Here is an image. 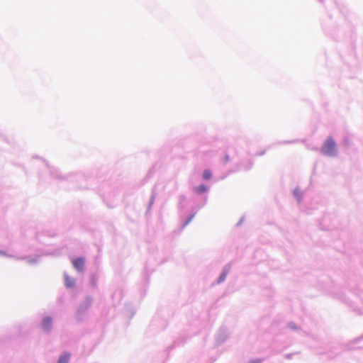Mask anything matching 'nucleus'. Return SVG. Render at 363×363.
Returning <instances> with one entry per match:
<instances>
[{"instance_id": "f257e3e1", "label": "nucleus", "mask_w": 363, "mask_h": 363, "mask_svg": "<svg viewBox=\"0 0 363 363\" xmlns=\"http://www.w3.org/2000/svg\"><path fill=\"white\" fill-rule=\"evenodd\" d=\"M336 150V144L335 140L329 137L325 142V144L322 147V151L328 155H333Z\"/></svg>"}, {"instance_id": "f03ea898", "label": "nucleus", "mask_w": 363, "mask_h": 363, "mask_svg": "<svg viewBox=\"0 0 363 363\" xmlns=\"http://www.w3.org/2000/svg\"><path fill=\"white\" fill-rule=\"evenodd\" d=\"M72 264H73L74 267L76 269H77L78 271H79V272L84 271V258L79 257V258L74 259L72 261Z\"/></svg>"}, {"instance_id": "7ed1b4c3", "label": "nucleus", "mask_w": 363, "mask_h": 363, "mask_svg": "<svg viewBox=\"0 0 363 363\" xmlns=\"http://www.w3.org/2000/svg\"><path fill=\"white\" fill-rule=\"evenodd\" d=\"M52 319L50 317H46L42 322L43 328L45 330H49L51 328Z\"/></svg>"}, {"instance_id": "20e7f679", "label": "nucleus", "mask_w": 363, "mask_h": 363, "mask_svg": "<svg viewBox=\"0 0 363 363\" xmlns=\"http://www.w3.org/2000/svg\"><path fill=\"white\" fill-rule=\"evenodd\" d=\"M69 357H70V354L65 352L60 357L57 363H67L69 359Z\"/></svg>"}, {"instance_id": "39448f33", "label": "nucleus", "mask_w": 363, "mask_h": 363, "mask_svg": "<svg viewBox=\"0 0 363 363\" xmlns=\"http://www.w3.org/2000/svg\"><path fill=\"white\" fill-rule=\"evenodd\" d=\"M74 284H75V281L74 279L70 278L68 276L65 277V285L67 287L72 288V287H74Z\"/></svg>"}, {"instance_id": "423d86ee", "label": "nucleus", "mask_w": 363, "mask_h": 363, "mask_svg": "<svg viewBox=\"0 0 363 363\" xmlns=\"http://www.w3.org/2000/svg\"><path fill=\"white\" fill-rule=\"evenodd\" d=\"M206 191V186L203 184H201L196 188V191L198 194H203Z\"/></svg>"}, {"instance_id": "0eeeda50", "label": "nucleus", "mask_w": 363, "mask_h": 363, "mask_svg": "<svg viewBox=\"0 0 363 363\" xmlns=\"http://www.w3.org/2000/svg\"><path fill=\"white\" fill-rule=\"evenodd\" d=\"M203 177L204 179L208 180L211 177V172L210 170H205L203 173Z\"/></svg>"}, {"instance_id": "6e6552de", "label": "nucleus", "mask_w": 363, "mask_h": 363, "mask_svg": "<svg viewBox=\"0 0 363 363\" xmlns=\"http://www.w3.org/2000/svg\"><path fill=\"white\" fill-rule=\"evenodd\" d=\"M225 277H226L225 274H221L219 278V282L223 281L225 279Z\"/></svg>"}, {"instance_id": "1a4fd4ad", "label": "nucleus", "mask_w": 363, "mask_h": 363, "mask_svg": "<svg viewBox=\"0 0 363 363\" xmlns=\"http://www.w3.org/2000/svg\"><path fill=\"white\" fill-rule=\"evenodd\" d=\"M193 218V216H191L186 221V223H184V225H186L191 220V219Z\"/></svg>"}, {"instance_id": "9d476101", "label": "nucleus", "mask_w": 363, "mask_h": 363, "mask_svg": "<svg viewBox=\"0 0 363 363\" xmlns=\"http://www.w3.org/2000/svg\"><path fill=\"white\" fill-rule=\"evenodd\" d=\"M250 363H259V361H258V360L252 361Z\"/></svg>"}, {"instance_id": "9b49d317", "label": "nucleus", "mask_w": 363, "mask_h": 363, "mask_svg": "<svg viewBox=\"0 0 363 363\" xmlns=\"http://www.w3.org/2000/svg\"><path fill=\"white\" fill-rule=\"evenodd\" d=\"M0 254H1V255H4V252H0Z\"/></svg>"}]
</instances>
